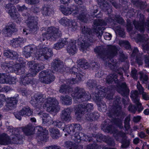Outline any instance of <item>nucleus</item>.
Wrapping results in <instances>:
<instances>
[{
  "mask_svg": "<svg viewBox=\"0 0 149 149\" xmlns=\"http://www.w3.org/2000/svg\"><path fill=\"white\" fill-rule=\"evenodd\" d=\"M131 94V97L133 99L134 102H137L139 101L138 93L137 91H132Z\"/></svg>",
  "mask_w": 149,
  "mask_h": 149,
  "instance_id": "49530a36",
  "label": "nucleus"
},
{
  "mask_svg": "<svg viewBox=\"0 0 149 149\" xmlns=\"http://www.w3.org/2000/svg\"><path fill=\"white\" fill-rule=\"evenodd\" d=\"M127 29L128 31L129 32L133 29V24H132V22L129 20H127Z\"/></svg>",
  "mask_w": 149,
  "mask_h": 149,
  "instance_id": "774afa93",
  "label": "nucleus"
},
{
  "mask_svg": "<svg viewBox=\"0 0 149 149\" xmlns=\"http://www.w3.org/2000/svg\"><path fill=\"white\" fill-rule=\"evenodd\" d=\"M139 21L134 20L133 24L135 28L142 33H144L146 29V32L149 33V18L147 19L146 22H145L144 16L143 15H140Z\"/></svg>",
  "mask_w": 149,
  "mask_h": 149,
  "instance_id": "6e6552de",
  "label": "nucleus"
},
{
  "mask_svg": "<svg viewBox=\"0 0 149 149\" xmlns=\"http://www.w3.org/2000/svg\"><path fill=\"white\" fill-rule=\"evenodd\" d=\"M61 35V32L58 29L51 27L48 28L47 33L42 34V37L40 38V40L41 41H44L46 39L51 40H55Z\"/></svg>",
  "mask_w": 149,
  "mask_h": 149,
  "instance_id": "423d86ee",
  "label": "nucleus"
},
{
  "mask_svg": "<svg viewBox=\"0 0 149 149\" xmlns=\"http://www.w3.org/2000/svg\"><path fill=\"white\" fill-rule=\"evenodd\" d=\"M142 61V55L139 54V55L136 56V61L139 65H141L143 64V62Z\"/></svg>",
  "mask_w": 149,
  "mask_h": 149,
  "instance_id": "69168bd1",
  "label": "nucleus"
},
{
  "mask_svg": "<svg viewBox=\"0 0 149 149\" xmlns=\"http://www.w3.org/2000/svg\"><path fill=\"white\" fill-rule=\"evenodd\" d=\"M71 21L65 17H63L59 21V22L62 25L69 26Z\"/></svg>",
  "mask_w": 149,
  "mask_h": 149,
  "instance_id": "8fccbe9b",
  "label": "nucleus"
},
{
  "mask_svg": "<svg viewBox=\"0 0 149 149\" xmlns=\"http://www.w3.org/2000/svg\"><path fill=\"white\" fill-rule=\"evenodd\" d=\"M114 136L116 140L118 141L119 140L120 137H125V134L123 132L120 131L116 134H114Z\"/></svg>",
  "mask_w": 149,
  "mask_h": 149,
  "instance_id": "13d9d810",
  "label": "nucleus"
},
{
  "mask_svg": "<svg viewBox=\"0 0 149 149\" xmlns=\"http://www.w3.org/2000/svg\"><path fill=\"white\" fill-rule=\"evenodd\" d=\"M17 29L16 27L15 24L12 22H9L7 26L6 27L5 33H6L7 36H10L13 32H16Z\"/></svg>",
  "mask_w": 149,
  "mask_h": 149,
  "instance_id": "aec40b11",
  "label": "nucleus"
},
{
  "mask_svg": "<svg viewBox=\"0 0 149 149\" xmlns=\"http://www.w3.org/2000/svg\"><path fill=\"white\" fill-rule=\"evenodd\" d=\"M49 131L53 139H57L61 136L59 130L57 129L51 128Z\"/></svg>",
  "mask_w": 149,
  "mask_h": 149,
  "instance_id": "4c0bfd02",
  "label": "nucleus"
},
{
  "mask_svg": "<svg viewBox=\"0 0 149 149\" xmlns=\"http://www.w3.org/2000/svg\"><path fill=\"white\" fill-rule=\"evenodd\" d=\"M22 136L19 134L13 135L11 141L15 144H21L23 143Z\"/></svg>",
  "mask_w": 149,
  "mask_h": 149,
  "instance_id": "473e14b6",
  "label": "nucleus"
},
{
  "mask_svg": "<svg viewBox=\"0 0 149 149\" xmlns=\"http://www.w3.org/2000/svg\"><path fill=\"white\" fill-rule=\"evenodd\" d=\"M72 96L76 98L77 102H79L87 101L91 98L90 95L86 93L83 88L78 86L74 88Z\"/></svg>",
  "mask_w": 149,
  "mask_h": 149,
  "instance_id": "0eeeda50",
  "label": "nucleus"
},
{
  "mask_svg": "<svg viewBox=\"0 0 149 149\" xmlns=\"http://www.w3.org/2000/svg\"><path fill=\"white\" fill-rule=\"evenodd\" d=\"M115 106L113 107L111 110L109 111V116L110 117H112L113 116H118L121 111V107L118 105L120 103L121 98L119 97H117L114 99Z\"/></svg>",
  "mask_w": 149,
  "mask_h": 149,
  "instance_id": "ddd939ff",
  "label": "nucleus"
},
{
  "mask_svg": "<svg viewBox=\"0 0 149 149\" xmlns=\"http://www.w3.org/2000/svg\"><path fill=\"white\" fill-rule=\"evenodd\" d=\"M65 146L69 149H82V147L80 145H78L73 143L71 141H68L64 143Z\"/></svg>",
  "mask_w": 149,
  "mask_h": 149,
  "instance_id": "f704fd0d",
  "label": "nucleus"
},
{
  "mask_svg": "<svg viewBox=\"0 0 149 149\" xmlns=\"http://www.w3.org/2000/svg\"><path fill=\"white\" fill-rule=\"evenodd\" d=\"M71 111L69 109H66L63 110L61 114V118L63 121H69L71 119L70 114Z\"/></svg>",
  "mask_w": 149,
  "mask_h": 149,
  "instance_id": "412c9836",
  "label": "nucleus"
},
{
  "mask_svg": "<svg viewBox=\"0 0 149 149\" xmlns=\"http://www.w3.org/2000/svg\"><path fill=\"white\" fill-rule=\"evenodd\" d=\"M53 11L51 7V6L49 5L45 4L42 7V13L45 16L49 15L52 14Z\"/></svg>",
  "mask_w": 149,
  "mask_h": 149,
  "instance_id": "bb28decb",
  "label": "nucleus"
},
{
  "mask_svg": "<svg viewBox=\"0 0 149 149\" xmlns=\"http://www.w3.org/2000/svg\"><path fill=\"white\" fill-rule=\"evenodd\" d=\"M63 131H66L69 134L72 135L75 132V129H74V125L70 124L68 127H66L65 128L63 129Z\"/></svg>",
  "mask_w": 149,
  "mask_h": 149,
  "instance_id": "a18cd8bd",
  "label": "nucleus"
},
{
  "mask_svg": "<svg viewBox=\"0 0 149 149\" xmlns=\"http://www.w3.org/2000/svg\"><path fill=\"white\" fill-rule=\"evenodd\" d=\"M51 71L49 70H43L39 73V78L42 82L45 84H48V83L50 81L48 79L47 77L49 75V74L51 73Z\"/></svg>",
  "mask_w": 149,
  "mask_h": 149,
  "instance_id": "4be33fe9",
  "label": "nucleus"
},
{
  "mask_svg": "<svg viewBox=\"0 0 149 149\" xmlns=\"http://www.w3.org/2000/svg\"><path fill=\"white\" fill-rule=\"evenodd\" d=\"M128 110L131 112L135 113L137 110V108L136 106L132 104H130L128 107Z\"/></svg>",
  "mask_w": 149,
  "mask_h": 149,
  "instance_id": "338daca9",
  "label": "nucleus"
},
{
  "mask_svg": "<svg viewBox=\"0 0 149 149\" xmlns=\"http://www.w3.org/2000/svg\"><path fill=\"white\" fill-rule=\"evenodd\" d=\"M3 54L5 56L11 59L17 58L19 55L17 52L10 49L5 50Z\"/></svg>",
  "mask_w": 149,
  "mask_h": 149,
  "instance_id": "a878e982",
  "label": "nucleus"
},
{
  "mask_svg": "<svg viewBox=\"0 0 149 149\" xmlns=\"http://www.w3.org/2000/svg\"><path fill=\"white\" fill-rule=\"evenodd\" d=\"M21 111L22 116H29L31 115L33 113V111L28 106L24 107L21 110Z\"/></svg>",
  "mask_w": 149,
  "mask_h": 149,
  "instance_id": "ea45409f",
  "label": "nucleus"
},
{
  "mask_svg": "<svg viewBox=\"0 0 149 149\" xmlns=\"http://www.w3.org/2000/svg\"><path fill=\"white\" fill-rule=\"evenodd\" d=\"M147 36V34H143L141 35L140 34H138L137 36V39L139 42H143L144 41H147L148 40V38H146V36Z\"/></svg>",
  "mask_w": 149,
  "mask_h": 149,
  "instance_id": "4d7b16f0",
  "label": "nucleus"
},
{
  "mask_svg": "<svg viewBox=\"0 0 149 149\" xmlns=\"http://www.w3.org/2000/svg\"><path fill=\"white\" fill-rule=\"evenodd\" d=\"M104 138V141L108 145L110 146H114L115 143L114 140L113 138L109 137L102 135Z\"/></svg>",
  "mask_w": 149,
  "mask_h": 149,
  "instance_id": "37998d69",
  "label": "nucleus"
},
{
  "mask_svg": "<svg viewBox=\"0 0 149 149\" xmlns=\"http://www.w3.org/2000/svg\"><path fill=\"white\" fill-rule=\"evenodd\" d=\"M98 109L100 111L104 112L106 111L107 109V107L105 104L103 102L100 103L98 104Z\"/></svg>",
  "mask_w": 149,
  "mask_h": 149,
  "instance_id": "6e6d98bb",
  "label": "nucleus"
},
{
  "mask_svg": "<svg viewBox=\"0 0 149 149\" xmlns=\"http://www.w3.org/2000/svg\"><path fill=\"white\" fill-rule=\"evenodd\" d=\"M27 65L30 68L31 74L33 76L36 75L39 72V70L43 69L44 68L43 65L40 64L35 63L33 61H30L28 62Z\"/></svg>",
  "mask_w": 149,
  "mask_h": 149,
  "instance_id": "4468645a",
  "label": "nucleus"
},
{
  "mask_svg": "<svg viewBox=\"0 0 149 149\" xmlns=\"http://www.w3.org/2000/svg\"><path fill=\"white\" fill-rule=\"evenodd\" d=\"M73 15H77V19L84 23H88L90 19V15L84 6L75 7L73 10Z\"/></svg>",
  "mask_w": 149,
  "mask_h": 149,
  "instance_id": "39448f33",
  "label": "nucleus"
},
{
  "mask_svg": "<svg viewBox=\"0 0 149 149\" xmlns=\"http://www.w3.org/2000/svg\"><path fill=\"white\" fill-rule=\"evenodd\" d=\"M78 71V69L74 67H73L72 69L70 71V72L72 74L73 73L74 74H76V77L75 78H73L72 79V82H70V83L72 84H76L80 82L81 79V77L83 76V75L79 72L77 73Z\"/></svg>",
  "mask_w": 149,
  "mask_h": 149,
  "instance_id": "f3484780",
  "label": "nucleus"
},
{
  "mask_svg": "<svg viewBox=\"0 0 149 149\" xmlns=\"http://www.w3.org/2000/svg\"><path fill=\"white\" fill-rule=\"evenodd\" d=\"M33 76L30 73L26 74L22 76L19 81L20 84L25 86L29 84H31L32 85L35 84L36 82V81L33 78Z\"/></svg>",
  "mask_w": 149,
  "mask_h": 149,
  "instance_id": "dca6fc26",
  "label": "nucleus"
},
{
  "mask_svg": "<svg viewBox=\"0 0 149 149\" xmlns=\"http://www.w3.org/2000/svg\"><path fill=\"white\" fill-rule=\"evenodd\" d=\"M25 40L23 39L20 37L13 38L11 40V43L12 46L15 47H18L20 45L24 42Z\"/></svg>",
  "mask_w": 149,
  "mask_h": 149,
  "instance_id": "c756f323",
  "label": "nucleus"
},
{
  "mask_svg": "<svg viewBox=\"0 0 149 149\" xmlns=\"http://www.w3.org/2000/svg\"><path fill=\"white\" fill-rule=\"evenodd\" d=\"M139 74L140 75V78L141 80L143 81L144 83L147 81L148 78L147 75L142 72H140Z\"/></svg>",
  "mask_w": 149,
  "mask_h": 149,
  "instance_id": "0e129e2a",
  "label": "nucleus"
},
{
  "mask_svg": "<svg viewBox=\"0 0 149 149\" xmlns=\"http://www.w3.org/2000/svg\"><path fill=\"white\" fill-rule=\"evenodd\" d=\"M37 102L38 105H41L45 100V99L43 98V96L42 95H39L36 97Z\"/></svg>",
  "mask_w": 149,
  "mask_h": 149,
  "instance_id": "bf43d9fd",
  "label": "nucleus"
},
{
  "mask_svg": "<svg viewBox=\"0 0 149 149\" xmlns=\"http://www.w3.org/2000/svg\"><path fill=\"white\" fill-rule=\"evenodd\" d=\"M130 117L128 116L124 120V127L126 130L129 129L130 127Z\"/></svg>",
  "mask_w": 149,
  "mask_h": 149,
  "instance_id": "3c124183",
  "label": "nucleus"
},
{
  "mask_svg": "<svg viewBox=\"0 0 149 149\" xmlns=\"http://www.w3.org/2000/svg\"><path fill=\"white\" fill-rule=\"evenodd\" d=\"M77 63L78 65L82 69H86L90 67V64L84 58L78 59Z\"/></svg>",
  "mask_w": 149,
  "mask_h": 149,
  "instance_id": "7c9ffc66",
  "label": "nucleus"
},
{
  "mask_svg": "<svg viewBox=\"0 0 149 149\" xmlns=\"http://www.w3.org/2000/svg\"><path fill=\"white\" fill-rule=\"evenodd\" d=\"M93 109V105L92 103H88L84 105L79 104L76 112L77 119H79L85 112H90Z\"/></svg>",
  "mask_w": 149,
  "mask_h": 149,
  "instance_id": "9d476101",
  "label": "nucleus"
},
{
  "mask_svg": "<svg viewBox=\"0 0 149 149\" xmlns=\"http://www.w3.org/2000/svg\"><path fill=\"white\" fill-rule=\"evenodd\" d=\"M52 67L55 71L57 72L62 71L63 64L62 62L57 59H55L51 63Z\"/></svg>",
  "mask_w": 149,
  "mask_h": 149,
  "instance_id": "a211bd4d",
  "label": "nucleus"
},
{
  "mask_svg": "<svg viewBox=\"0 0 149 149\" xmlns=\"http://www.w3.org/2000/svg\"><path fill=\"white\" fill-rule=\"evenodd\" d=\"M34 130V127L30 124L26 125L22 128L23 132L25 135L27 136L33 134Z\"/></svg>",
  "mask_w": 149,
  "mask_h": 149,
  "instance_id": "c85d7f7f",
  "label": "nucleus"
},
{
  "mask_svg": "<svg viewBox=\"0 0 149 149\" xmlns=\"http://www.w3.org/2000/svg\"><path fill=\"white\" fill-rule=\"evenodd\" d=\"M45 106L47 108V110L49 112L58 111L60 109L58 102L54 98H48L44 104L43 107Z\"/></svg>",
  "mask_w": 149,
  "mask_h": 149,
  "instance_id": "9b49d317",
  "label": "nucleus"
},
{
  "mask_svg": "<svg viewBox=\"0 0 149 149\" xmlns=\"http://www.w3.org/2000/svg\"><path fill=\"white\" fill-rule=\"evenodd\" d=\"M23 15L26 18V23L29 29V33H34L37 30V23L36 22L37 17L32 16L30 14L26 13H23Z\"/></svg>",
  "mask_w": 149,
  "mask_h": 149,
  "instance_id": "1a4fd4ad",
  "label": "nucleus"
},
{
  "mask_svg": "<svg viewBox=\"0 0 149 149\" xmlns=\"http://www.w3.org/2000/svg\"><path fill=\"white\" fill-rule=\"evenodd\" d=\"M68 43V38L61 39L58 42L54 44V48L56 50H59Z\"/></svg>",
  "mask_w": 149,
  "mask_h": 149,
  "instance_id": "393cba45",
  "label": "nucleus"
},
{
  "mask_svg": "<svg viewBox=\"0 0 149 149\" xmlns=\"http://www.w3.org/2000/svg\"><path fill=\"white\" fill-rule=\"evenodd\" d=\"M137 102H134L136 105V108H137V110L138 112L139 113L141 112L143 109V107L142 106L141 103L139 102V101H138Z\"/></svg>",
  "mask_w": 149,
  "mask_h": 149,
  "instance_id": "e2e57ef3",
  "label": "nucleus"
},
{
  "mask_svg": "<svg viewBox=\"0 0 149 149\" xmlns=\"http://www.w3.org/2000/svg\"><path fill=\"white\" fill-rule=\"evenodd\" d=\"M38 58L42 61L48 60L53 54L52 49L47 47L40 49L38 51Z\"/></svg>",
  "mask_w": 149,
  "mask_h": 149,
  "instance_id": "f8f14e48",
  "label": "nucleus"
},
{
  "mask_svg": "<svg viewBox=\"0 0 149 149\" xmlns=\"http://www.w3.org/2000/svg\"><path fill=\"white\" fill-rule=\"evenodd\" d=\"M100 68V65L96 62H93L90 65V69H92L93 70L95 71H97Z\"/></svg>",
  "mask_w": 149,
  "mask_h": 149,
  "instance_id": "603ef678",
  "label": "nucleus"
},
{
  "mask_svg": "<svg viewBox=\"0 0 149 149\" xmlns=\"http://www.w3.org/2000/svg\"><path fill=\"white\" fill-rule=\"evenodd\" d=\"M14 63L13 61H10L8 63H5L1 65V68L3 69L7 70L8 73L13 72L14 71Z\"/></svg>",
  "mask_w": 149,
  "mask_h": 149,
  "instance_id": "cd10ccee",
  "label": "nucleus"
},
{
  "mask_svg": "<svg viewBox=\"0 0 149 149\" xmlns=\"http://www.w3.org/2000/svg\"><path fill=\"white\" fill-rule=\"evenodd\" d=\"M37 138L38 141L46 142L48 139V134L42 133L38 135Z\"/></svg>",
  "mask_w": 149,
  "mask_h": 149,
  "instance_id": "c03bdc74",
  "label": "nucleus"
},
{
  "mask_svg": "<svg viewBox=\"0 0 149 149\" xmlns=\"http://www.w3.org/2000/svg\"><path fill=\"white\" fill-rule=\"evenodd\" d=\"M72 90L71 88L68 85L65 84L61 85L60 88L59 92L64 94H68Z\"/></svg>",
  "mask_w": 149,
  "mask_h": 149,
  "instance_id": "e433bc0d",
  "label": "nucleus"
},
{
  "mask_svg": "<svg viewBox=\"0 0 149 149\" xmlns=\"http://www.w3.org/2000/svg\"><path fill=\"white\" fill-rule=\"evenodd\" d=\"M74 9L66 8L63 6L61 5L60 6V10L62 13L65 15H69L73 13V10Z\"/></svg>",
  "mask_w": 149,
  "mask_h": 149,
  "instance_id": "58836bf2",
  "label": "nucleus"
},
{
  "mask_svg": "<svg viewBox=\"0 0 149 149\" xmlns=\"http://www.w3.org/2000/svg\"><path fill=\"white\" fill-rule=\"evenodd\" d=\"M35 130H37V134L38 135L42 133H48V131L45 128H43L42 127L37 126Z\"/></svg>",
  "mask_w": 149,
  "mask_h": 149,
  "instance_id": "09e8293b",
  "label": "nucleus"
},
{
  "mask_svg": "<svg viewBox=\"0 0 149 149\" xmlns=\"http://www.w3.org/2000/svg\"><path fill=\"white\" fill-rule=\"evenodd\" d=\"M60 100L63 101V103L66 105L71 104L72 103V99L71 97L68 95L65 96H62L61 97Z\"/></svg>",
  "mask_w": 149,
  "mask_h": 149,
  "instance_id": "a19ab883",
  "label": "nucleus"
},
{
  "mask_svg": "<svg viewBox=\"0 0 149 149\" xmlns=\"http://www.w3.org/2000/svg\"><path fill=\"white\" fill-rule=\"evenodd\" d=\"M119 44L121 46H124L127 49H129L131 47L130 43L127 41L121 40Z\"/></svg>",
  "mask_w": 149,
  "mask_h": 149,
  "instance_id": "864d4df0",
  "label": "nucleus"
},
{
  "mask_svg": "<svg viewBox=\"0 0 149 149\" xmlns=\"http://www.w3.org/2000/svg\"><path fill=\"white\" fill-rule=\"evenodd\" d=\"M77 133H76V134H74V136L75 137L76 139H79L80 140H86V139L84 138L85 134L82 132H79L77 134V136H76Z\"/></svg>",
  "mask_w": 149,
  "mask_h": 149,
  "instance_id": "5fc2aeb1",
  "label": "nucleus"
},
{
  "mask_svg": "<svg viewBox=\"0 0 149 149\" xmlns=\"http://www.w3.org/2000/svg\"><path fill=\"white\" fill-rule=\"evenodd\" d=\"M19 0H9L10 3L5 6V10L12 18L16 17V8L13 5L16 4L19 2Z\"/></svg>",
  "mask_w": 149,
  "mask_h": 149,
  "instance_id": "2eb2a0df",
  "label": "nucleus"
},
{
  "mask_svg": "<svg viewBox=\"0 0 149 149\" xmlns=\"http://www.w3.org/2000/svg\"><path fill=\"white\" fill-rule=\"evenodd\" d=\"M76 43V40H71L67 47V52L70 55L74 54L77 51V49L75 45Z\"/></svg>",
  "mask_w": 149,
  "mask_h": 149,
  "instance_id": "5701e85b",
  "label": "nucleus"
},
{
  "mask_svg": "<svg viewBox=\"0 0 149 149\" xmlns=\"http://www.w3.org/2000/svg\"><path fill=\"white\" fill-rule=\"evenodd\" d=\"M117 49L114 46L109 45L106 48L100 46L96 47L94 49V52L97 54L100 58L103 60L107 59L105 63L106 66H108L110 68L118 73L120 75L123 74L121 71H119L117 69V63L116 60L113 58L117 53Z\"/></svg>",
  "mask_w": 149,
  "mask_h": 149,
  "instance_id": "f257e3e1",
  "label": "nucleus"
},
{
  "mask_svg": "<svg viewBox=\"0 0 149 149\" xmlns=\"http://www.w3.org/2000/svg\"><path fill=\"white\" fill-rule=\"evenodd\" d=\"M35 47L32 45L25 46L24 49V54L26 58H27L31 56L35 51Z\"/></svg>",
  "mask_w": 149,
  "mask_h": 149,
  "instance_id": "b1692460",
  "label": "nucleus"
},
{
  "mask_svg": "<svg viewBox=\"0 0 149 149\" xmlns=\"http://www.w3.org/2000/svg\"><path fill=\"white\" fill-rule=\"evenodd\" d=\"M106 83L109 84H117L118 85L117 89V91L124 97H127L128 96L130 90L126 83L124 82L119 84L117 76L116 74H111L108 75L106 78Z\"/></svg>",
  "mask_w": 149,
  "mask_h": 149,
  "instance_id": "7ed1b4c3",
  "label": "nucleus"
},
{
  "mask_svg": "<svg viewBox=\"0 0 149 149\" xmlns=\"http://www.w3.org/2000/svg\"><path fill=\"white\" fill-rule=\"evenodd\" d=\"M86 84L88 87L90 89L94 88L97 85L96 81L94 80L90 79L87 82Z\"/></svg>",
  "mask_w": 149,
  "mask_h": 149,
  "instance_id": "de8ad7c7",
  "label": "nucleus"
},
{
  "mask_svg": "<svg viewBox=\"0 0 149 149\" xmlns=\"http://www.w3.org/2000/svg\"><path fill=\"white\" fill-rule=\"evenodd\" d=\"M99 114L97 112L90 113L88 112L85 116L86 119L91 121L97 120L99 118Z\"/></svg>",
  "mask_w": 149,
  "mask_h": 149,
  "instance_id": "c9c22d12",
  "label": "nucleus"
},
{
  "mask_svg": "<svg viewBox=\"0 0 149 149\" xmlns=\"http://www.w3.org/2000/svg\"><path fill=\"white\" fill-rule=\"evenodd\" d=\"M7 104L4 107V108L6 111L8 109L12 110L16 107L17 102V100L14 97H11L6 100Z\"/></svg>",
  "mask_w": 149,
  "mask_h": 149,
  "instance_id": "6ab92c4d",
  "label": "nucleus"
},
{
  "mask_svg": "<svg viewBox=\"0 0 149 149\" xmlns=\"http://www.w3.org/2000/svg\"><path fill=\"white\" fill-rule=\"evenodd\" d=\"M10 142V139L7 134H3L0 135V144L8 145Z\"/></svg>",
  "mask_w": 149,
  "mask_h": 149,
  "instance_id": "2f4dec72",
  "label": "nucleus"
},
{
  "mask_svg": "<svg viewBox=\"0 0 149 149\" xmlns=\"http://www.w3.org/2000/svg\"><path fill=\"white\" fill-rule=\"evenodd\" d=\"M131 76L134 79L137 80L138 79L137 71L135 68L132 69L131 71Z\"/></svg>",
  "mask_w": 149,
  "mask_h": 149,
  "instance_id": "052dcab7",
  "label": "nucleus"
},
{
  "mask_svg": "<svg viewBox=\"0 0 149 149\" xmlns=\"http://www.w3.org/2000/svg\"><path fill=\"white\" fill-rule=\"evenodd\" d=\"M95 90L96 91L100 93H101L102 96H105L106 95V93L107 92V88L103 86H102L100 85H98L96 87Z\"/></svg>",
  "mask_w": 149,
  "mask_h": 149,
  "instance_id": "79ce46f5",
  "label": "nucleus"
},
{
  "mask_svg": "<svg viewBox=\"0 0 149 149\" xmlns=\"http://www.w3.org/2000/svg\"><path fill=\"white\" fill-rule=\"evenodd\" d=\"M14 68L13 72L17 74L21 75L25 72V67L23 65L17 64L15 65Z\"/></svg>",
  "mask_w": 149,
  "mask_h": 149,
  "instance_id": "72a5a7b5",
  "label": "nucleus"
},
{
  "mask_svg": "<svg viewBox=\"0 0 149 149\" xmlns=\"http://www.w3.org/2000/svg\"><path fill=\"white\" fill-rule=\"evenodd\" d=\"M107 23H113L112 24L115 25L117 23L123 24L125 22L123 18L120 15L117 14L111 17L105 18V20L96 19L93 22L94 25L95 26H105Z\"/></svg>",
  "mask_w": 149,
  "mask_h": 149,
  "instance_id": "20e7f679",
  "label": "nucleus"
},
{
  "mask_svg": "<svg viewBox=\"0 0 149 149\" xmlns=\"http://www.w3.org/2000/svg\"><path fill=\"white\" fill-rule=\"evenodd\" d=\"M122 145L121 146V148H125L128 147L130 145V141L128 140L124 139L122 142Z\"/></svg>",
  "mask_w": 149,
  "mask_h": 149,
  "instance_id": "680f3d73",
  "label": "nucleus"
},
{
  "mask_svg": "<svg viewBox=\"0 0 149 149\" xmlns=\"http://www.w3.org/2000/svg\"><path fill=\"white\" fill-rule=\"evenodd\" d=\"M103 27H99L95 28L92 30L87 26L81 27V32L87 38V40H84L82 38H79L77 42L78 44L83 49H86L89 46V43H93L95 40V35H96L99 39L101 38L103 31L105 29Z\"/></svg>",
  "mask_w": 149,
  "mask_h": 149,
  "instance_id": "f03ea898",
  "label": "nucleus"
}]
</instances>
